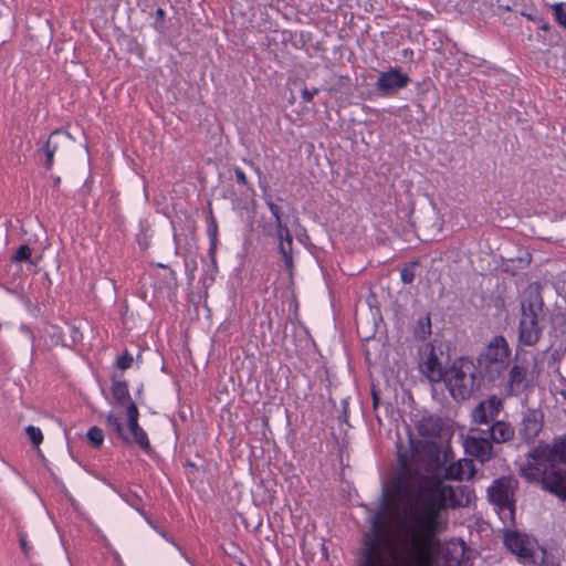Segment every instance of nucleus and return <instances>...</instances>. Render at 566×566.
Returning a JSON list of instances; mask_svg holds the SVG:
<instances>
[{"label":"nucleus","mask_w":566,"mask_h":566,"mask_svg":"<svg viewBox=\"0 0 566 566\" xmlns=\"http://www.w3.org/2000/svg\"><path fill=\"white\" fill-rule=\"evenodd\" d=\"M478 357L500 364V367H509L511 348L506 338L503 335L493 336Z\"/></svg>","instance_id":"nucleus-11"},{"label":"nucleus","mask_w":566,"mask_h":566,"mask_svg":"<svg viewBox=\"0 0 566 566\" xmlns=\"http://www.w3.org/2000/svg\"><path fill=\"white\" fill-rule=\"evenodd\" d=\"M51 178L53 180V187L57 188L61 184V178L59 176H51Z\"/></svg>","instance_id":"nucleus-51"},{"label":"nucleus","mask_w":566,"mask_h":566,"mask_svg":"<svg viewBox=\"0 0 566 566\" xmlns=\"http://www.w3.org/2000/svg\"><path fill=\"white\" fill-rule=\"evenodd\" d=\"M543 412L536 409H527L523 415L518 436L525 443H531L543 429Z\"/></svg>","instance_id":"nucleus-14"},{"label":"nucleus","mask_w":566,"mask_h":566,"mask_svg":"<svg viewBox=\"0 0 566 566\" xmlns=\"http://www.w3.org/2000/svg\"><path fill=\"white\" fill-rule=\"evenodd\" d=\"M276 200L277 201H283V199L281 197H276Z\"/></svg>","instance_id":"nucleus-58"},{"label":"nucleus","mask_w":566,"mask_h":566,"mask_svg":"<svg viewBox=\"0 0 566 566\" xmlns=\"http://www.w3.org/2000/svg\"><path fill=\"white\" fill-rule=\"evenodd\" d=\"M53 336H57L59 339L61 338V331L59 329L57 332L53 333Z\"/></svg>","instance_id":"nucleus-55"},{"label":"nucleus","mask_w":566,"mask_h":566,"mask_svg":"<svg viewBox=\"0 0 566 566\" xmlns=\"http://www.w3.org/2000/svg\"><path fill=\"white\" fill-rule=\"evenodd\" d=\"M465 452L474 457L481 463L490 461L493 457V446L488 437L468 436L464 443Z\"/></svg>","instance_id":"nucleus-17"},{"label":"nucleus","mask_w":566,"mask_h":566,"mask_svg":"<svg viewBox=\"0 0 566 566\" xmlns=\"http://www.w3.org/2000/svg\"><path fill=\"white\" fill-rule=\"evenodd\" d=\"M133 443H136L143 452L153 458L156 455L155 449L151 447L147 432L140 427L138 430L130 432Z\"/></svg>","instance_id":"nucleus-29"},{"label":"nucleus","mask_w":566,"mask_h":566,"mask_svg":"<svg viewBox=\"0 0 566 566\" xmlns=\"http://www.w3.org/2000/svg\"><path fill=\"white\" fill-rule=\"evenodd\" d=\"M455 401H464L479 392V382L474 376V358L461 356L457 358L442 379Z\"/></svg>","instance_id":"nucleus-2"},{"label":"nucleus","mask_w":566,"mask_h":566,"mask_svg":"<svg viewBox=\"0 0 566 566\" xmlns=\"http://www.w3.org/2000/svg\"><path fill=\"white\" fill-rule=\"evenodd\" d=\"M133 364V356L132 354L126 349L116 360L115 365L120 370H126L130 368Z\"/></svg>","instance_id":"nucleus-41"},{"label":"nucleus","mask_w":566,"mask_h":566,"mask_svg":"<svg viewBox=\"0 0 566 566\" xmlns=\"http://www.w3.org/2000/svg\"><path fill=\"white\" fill-rule=\"evenodd\" d=\"M415 455L416 454H412L411 448L409 451L398 452V471L394 482L395 493L400 497L409 500V504L420 503L424 494V490L418 486V478L415 475L416 471H422L420 468L411 464Z\"/></svg>","instance_id":"nucleus-4"},{"label":"nucleus","mask_w":566,"mask_h":566,"mask_svg":"<svg viewBox=\"0 0 566 566\" xmlns=\"http://www.w3.org/2000/svg\"><path fill=\"white\" fill-rule=\"evenodd\" d=\"M19 542H20L21 549L23 551V553L25 555H28L29 554V546H28V543H27L25 535L20 534L19 535Z\"/></svg>","instance_id":"nucleus-49"},{"label":"nucleus","mask_w":566,"mask_h":566,"mask_svg":"<svg viewBox=\"0 0 566 566\" xmlns=\"http://www.w3.org/2000/svg\"><path fill=\"white\" fill-rule=\"evenodd\" d=\"M530 386L527 380V368L525 366L514 364L509 370L507 387L511 395H518L525 391Z\"/></svg>","instance_id":"nucleus-21"},{"label":"nucleus","mask_w":566,"mask_h":566,"mask_svg":"<svg viewBox=\"0 0 566 566\" xmlns=\"http://www.w3.org/2000/svg\"><path fill=\"white\" fill-rule=\"evenodd\" d=\"M543 327L539 325V318L520 319L518 340L525 346H534L542 337Z\"/></svg>","instance_id":"nucleus-19"},{"label":"nucleus","mask_w":566,"mask_h":566,"mask_svg":"<svg viewBox=\"0 0 566 566\" xmlns=\"http://www.w3.org/2000/svg\"><path fill=\"white\" fill-rule=\"evenodd\" d=\"M106 426L111 428L115 434L120 439V441L126 446H132L133 440L125 432L122 420L115 413L109 412L106 417Z\"/></svg>","instance_id":"nucleus-28"},{"label":"nucleus","mask_w":566,"mask_h":566,"mask_svg":"<svg viewBox=\"0 0 566 566\" xmlns=\"http://www.w3.org/2000/svg\"><path fill=\"white\" fill-rule=\"evenodd\" d=\"M86 439L93 448L99 449L104 442V432L99 427L93 426L88 429Z\"/></svg>","instance_id":"nucleus-32"},{"label":"nucleus","mask_w":566,"mask_h":566,"mask_svg":"<svg viewBox=\"0 0 566 566\" xmlns=\"http://www.w3.org/2000/svg\"><path fill=\"white\" fill-rule=\"evenodd\" d=\"M420 265L419 260L407 263L400 271V279L405 284H411L416 277V268Z\"/></svg>","instance_id":"nucleus-33"},{"label":"nucleus","mask_w":566,"mask_h":566,"mask_svg":"<svg viewBox=\"0 0 566 566\" xmlns=\"http://www.w3.org/2000/svg\"><path fill=\"white\" fill-rule=\"evenodd\" d=\"M520 474L530 482H541L542 488L566 501V470L557 468L549 461H536L528 458L520 468Z\"/></svg>","instance_id":"nucleus-3"},{"label":"nucleus","mask_w":566,"mask_h":566,"mask_svg":"<svg viewBox=\"0 0 566 566\" xmlns=\"http://www.w3.org/2000/svg\"><path fill=\"white\" fill-rule=\"evenodd\" d=\"M22 269L14 266V263L10 260L0 268V287L10 294H17V290L13 286L17 276L20 275Z\"/></svg>","instance_id":"nucleus-23"},{"label":"nucleus","mask_w":566,"mask_h":566,"mask_svg":"<svg viewBox=\"0 0 566 566\" xmlns=\"http://www.w3.org/2000/svg\"><path fill=\"white\" fill-rule=\"evenodd\" d=\"M160 534H161V536H163L164 538H166L167 541H171V539L167 536V534H166L165 532H160Z\"/></svg>","instance_id":"nucleus-54"},{"label":"nucleus","mask_w":566,"mask_h":566,"mask_svg":"<svg viewBox=\"0 0 566 566\" xmlns=\"http://www.w3.org/2000/svg\"><path fill=\"white\" fill-rule=\"evenodd\" d=\"M432 334L431 316L427 313L417 319L412 327L413 338L418 342H424Z\"/></svg>","instance_id":"nucleus-27"},{"label":"nucleus","mask_w":566,"mask_h":566,"mask_svg":"<svg viewBox=\"0 0 566 566\" xmlns=\"http://www.w3.org/2000/svg\"><path fill=\"white\" fill-rule=\"evenodd\" d=\"M127 415V428L129 432L136 431L140 428L139 426V410L136 402H129L126 409Z\"/></svg>","instance_id":"nucleus-31"},{"label":"nucleus","mask_w":566,"mask_h":566,"mask_svg":"<svg viewBox=\"0 0 566 566\" xmlns=\"http://www.w3.org/2000/svg\"><path fill=\"white\" fill-rule=\"evenodd\" d=\"M71 331H72V334H73V340H75V335L80 334L78 329L74 326H71Z\"/></svg>","instance_id":"nucleus-52"},{"label":"nucleus","mask_w":566,"mask_h":566,"mask_svg":"<svg viewBox=\"0 0 566 566\" xmlns=\"http://www.w3.org/2000/svg\"><path fill=\"white\" fill-rule=\"evenodd\" d=\"M553 566H559V564H554Z\"/></svg>","instance_id":"nucleus-59"},{"label":"nucleus","mask_w":566,"mask_h":566,"mask_svg":"<svg viewBox=\"0 0 566 566\" xmlns=\"http://www.w3.org/2000/svg\"><path fill=\"white\" fill-rule=\"evenodd\" d=\"M503 408L502 400L496 395L480 401L471 412L473 422L479 424H490Z\"/></svg>","instance_id":"nucleus-13"},{"label":"nucleus","mask_w":566,"mask_h":566,"mask_svg":"<svg viewBox=\"0 0 566 566\" xmlns=\"http://www.w3.org/2000/svg\"><path fill=\"white\" fill-rule=\"evenodd\" d=\"M521 14L525 17L528 21L538 23V29L542 31H548L551 29V25L544 20L543 15L536 12L522 11Z\"/></svg>","instance_id":"nucleus-39"},{"label":"nucleus","mask_w":566,"mask_h":566,"mask_svg":"<svg viewBox=\"0 0 566 566\" xmlns=\"http://www.w3.org/2000/svg\"><path fill=\"white\" fill-rule=\"evenodd\" d=\"M24 431L33 447L38 448L43 442V434L39 427L30 424Z\"/></svg>","instance_id":"nucleus-37"},{"label":"nucleus","mask_w":566,"mask_h":566,"mask_svg":"<svg viewBox=\"0 0 566 566\" xmlns=\"http://www.w3.org/2000/svg\"><path fill=\"white\" fill-rule=\"evenodd\" d=\"M531 261H532V255L530 253H525V256H520L517 259V263H518L517 268L525 269L530 265Z\"/></svg>","instance_id":"nucleus-45"},{"label":"nucleus","mask_w":566,"mask_h":566,"mask_svg":"<svg viewBox=\"0 0 566 566\" xmlns=\"http://www.w3.org/2000/svg\"><path fill=\"white\" fill-rule=\"evenodd\" d=\"M413 211V207H410L408 210H407V214L410 217V214L412 213Z\"/></svg>","instance_id":"nucleus-56"},{"label":"nucleus","mask_w":566,"mask_h":566,"mask_svg":"<svg viewBox=\"0 0 566 566\" xmlns=\"http://www.w3.org/2000/svg\"><path fill=\"white\" fill-rule=\"evenodd\" d=\"M62 135L61 129H55L51 133L46 142L42 145L39 151H42L45 156L44 167L46 170H51L54 163V155L59 149V144L54 140L55 137Z\"/></svg>","instance_id":"nucleus-25"},{"label":"nucleus","mask_w":566,"mask_h":566,"mask_svg":"<svg viewBox=\"0 0 566 566\" xmlns=\"http://www.w3.org/2000/svg\"><path fill=\"white\" fill-rule=\"evenodd\" d=\"M112 488L114 491H116L118 493V495L120 496V499L124 502H126L130 507L135 509L154 530L158 531L157 526L147 516L145 510L143 509L142 497L135 491L129 490L126 492H122V491H118L115 486H112Z\"/></svg>","instance_id":"nucleus-24"},{"label":"nucleus","mask_w":566,"mask_h":566,"mask_svg":"<svg viewBox=\"0 0 566 566\" xmlns=\"http://www.w3.org/2000/svg\"><path fill=\"white\" fill-rule=\"evenodd\" d=\"M156 18H155V21L153 23V28L159 32V33H164L165 31V19H166V12L163 8H157L156 10Z\"/></svg>","instance_id":"nucleus-40"},{"label":"nucleus","mask_w":566,"mask_h":566,"mask_svg":"<svg viewBox=\"0 0 566 566\" xmlns=\"http://www.w3.org/2000/svg\"><path fill=\"white\" fill-rule=\"evenodd\" d=\"M518 481L513 475L495 479L488 488V497L501 512L509 511L512 518L515 514V490Z\"/></svg>","instance_id":"nucleus-5"},{"label":"nucleus","mask_w":566,"mask_h":566,"mask_svg":"<svg viewBox=\"0 0 566 566\" xmlns=\"http://www.w3.org/2000/svg\"><path fill=\"white\" fill-rule=\"evenodd\" d=\"M555 21L566 30V2H557L552 6Z\"/></svg>","instance_id":"nucleus-36"},{"label":"nucleus","mask_w":566,"mask_h":566,"mask_svg":"<svg viewBox=\"0 0 566 566\" xmlns=\"http://www.w3.org/2000/svg\"><path fill=\"white\" fill-rule=\"evenodd\" d=\"M185 467H187V468H191V469H193V470H196V471H198V470H199V467H198L196 463L191 462L190 460H187V461H186Z\"/></svg>","instance_id":"nucleus-50"},{"label":"nucleus","mask_w":566,"mask_h":566,"mask_svg":"<svg viewBox=\"0 0 566 566\" xmlns=\"http://www.w3.org/2000/svg\"><path fill=\"white\" fill-rule=\"evenodd\" d=\"M260 188L262 189V198H263L266 207L269 205L274 203L273 195L271 193L269 185L266 182L260 181Z\"/></svg>","instance_id":"nucleus-42"},{"label":"nucleus","mask_w":566,"mask_h":566,"mask_svg":"<svg viewBox=\"0 0 566 566\" xmlns=\"http://www.w3.org/2000/svg\"><path fill=\"white\" fill-rule=\"evenodd\" d=\"M471 432H479L480 434H489V439L494 443H504L513 439L514 428L511 423L502 420H493L492 424L486 430L483 429H471Z\"/></svg>","instance_id":"nucleus-18"},{"label":"nucleus","mask_w":566,"mask_h":566,"mask_svg":"<svg viewBox=\"0 0 566 566\" xmlns=\"http://www.w3.org/2000/svg\"><path fill=\"white\" fill-rule=\"evenodd\" d=\"M273 219H274V228L272 230H282L287 229V224L283 221V211L282 208L275 202L268 206Z\"/></svg>","instance_id":"nucleus-35"},{"label":"nucleus","mask_w":566,"mask_h":566,"mask_svg":"<svg viewBox=\"0 0 566 566\" xmlns=\"http://www.w3.org/2000/svg\"><path fill=\"white\" fill-rule=\"evenodd\" d=\"M475 474L472 460L463 459L444 465L442 470L431 474L415 472L418 486L424 490L422 501L418 504H406L401 511L399 534L402 556L406 560L419 564L430 557L439 546V534L443 531L441 511L448 497L452 507L462 506L455 502V492L451 485H442L444 480L462 481Z\"/></svg>","instance_id":"nucleus-1"},{"label":"nucleus","mask_w":566,"mask_h":566,"mask_svg":"<svg viewBox=\"0 0 566 566\" xmlns=\"http://www.w3.org/2000/svg\"><path fill=\"white\" fill-rule=\"evenodd\" d=\"M163 281L168 293H175L178 289L177 273L174 270L168 269V272L164 276Z\"/></svg>","instance_id":"nucleus-38"},{"label":"nucleus","mask_w":566,"mask_h":566,"mask_svg":"<svg viewBox=\"0 0 566 566\" xmlns=\"http://www.w3.org/2000/svg\"><path fill=\"white\" fill-rule=\"evenodd\" d=\"M157 266L160 268V269H165V270L169 269L168 265L163 264V263H158Z\"/></svg>","instance_id":"nucleus-53"},{"label":"nucleus","mask_w":566,"mask_h":566,"mask_svg":"<svg viewBox=\"0 0 566 566\" xmlns=\"http://www.w3.org/2000/svg\"><path fill=\"white\" fill-rule=\"evenodd\" d=\"M527 457L536 461L566 464V433L554 438L552 444L539 442L538 446L528 451Z\"/></svg>","instance_id":"nucleus-6"},{"label":"nucleus","mask_w":566,"mask_h":566,"mask_svg":"<svg viewBox=\"0 0 566 566\" xmlns=\"http://www.w3.org/2000/svg\"><path fill=\"white\" fill-rule=\"evenodd\" d=\"M339 420L344 422H348V402L346 399L342 400V412L339 415Z\"/></svg>","instance_id":"nucleus-47"},{"label":"nucleus","mask_w":566,"mask_h":566,"mask_svg":"<svg viewBox=\"0 0 566 566\" xmlns=\"http://www.w3.org/2000/svg\"><path fill=\"white\" fill-rule=\"evenodd\" d=\"M552 328L560 336L566 335V311L557 312L551 318Z\"/></svg>","instance_id":"nucleus-34"},{"label":"nucleus","mask_w":566,"mask_h":566,"mask_svg":"<svg viewBox=\"0 0 566 566\" xmlns=\"http://www.w3.org/2000/svg\"><path fill=\"white\" fill-rule=\"evenodd\" d=\"M207 234L209 238L208 254L211 258V262L216 265V252L218 247V223L211 209L207 218Z\"/></svg>","instance_id":"nucleus-26"},{"label":"nucleus","mask_w":566,"mask_h":566,"mask_svg":"<svg viewBox=\"0 0 566 566\" xmlns=\"http://www.w3.org/2000/svg\"><path fill=\"white\" fill-rule=\"evenodd\" d=\"M13 263H30L34 264L32 261V248L24 243L18 247L15 252L12 254L10 259Z\"/></svg>","instance_id":"nucleus-30"},{"label":"nucleus","mask_w":566,"mask_h":566,"mask_svg":"<svg viewBox=\"0 0 566 566\" xmlns=\"http://www.w3.org/2000/svg\"><path fill=\"white\" fill-rule=\"evenodd\" d=\"M319 92V88H314L313 91H310L307 87H304L302 91H301V96H302V99L305 102V103H310L313 101L314 96L316 94H318Z\"/></svg>","instance_id":"nucleus-43"},{"label":"nucleus","mask_w":566,"mask_h":566,"mask_svg":"<svg viewBox=\"0 0 566 566\" xmlns=\"http://www.w3.org/2000/svg\"><path fill=\"white\" fill-rule=\"evenodd\" d=\"M111 392L114 403L127 409L129 402H135L130 397L128 382L126 380L117 379L116 375L111 377Z\"/></svg>","instance_id":"nucleus-22"},{"label":"nucleus","mask_w":566,"mask_h":566,"mask_svg":"<svg viewBox=\"0 0 566 566\" xmlns=\"http://www.w3.org/2000/svg\"><path fill=\"white\" fill-rule=\"evenodd\" d=\"M468 488L467 486H460L461 493H463Z\"/></svg>","instance_id":"nucleus-57"},{"label":"nucleus","mask_w":566,"mask_h":566,"mask_svg":"<svg viewBox=\"0 0 566 566\" xmlns=\"http://www.w3.org/2000/svg\"><path fill=\"white\" fill-rule=\"evenodd\" d=\"M509 367L476 357L474 359V376L479 382V391L492 389L503 379Z\"/></svg>","instance_id":"nucleus-7"},{"label":"nucleus","mask_w":566,"mask_h":566,"mask_svg":"<svg viewBox=\"0 0 566 566\" xmlns=\"http://www.w3.org/2000/svg\"><path fill=\"white\" fill-rule=\"evenodd\" d=\"M416 428L421 437L438 438L442 432L443 422L439 416L424 411L421 419L417 421Z\"/></svg>","instance_id":"nucleus-20"},{"label":"nucleus","mask_w":566,"mask_h":566,"mask_svg":"<svg viewBox=\"0 0 566 566\" xmlns=\"http://www.w3.org/2000/svg\"><path fill=\"white\" fill-rule=\"evenodd\" d=\"M234 175H235V179H237L238 184H240L242 186L248 185L247 176L240 167H234Z\"/></svg>","instance_id":"nucleus-44"},{"label":"nucleus","mask_w":566,"mask_h":566,"mask_svg":"<svg viewBox=\"0 0 566 566\" xmlns=\"http://www.w3.org/2000/svg\"><path fill=\"white\" fill-rule=\"evenodd\" d=\"M266 237H275L277 239V253L281 255V260L284 264L285 270L290 275L294 271V258H293V235L290 229L282 230H264Z\"/></svg>","instance_id":"nucleus-12"},{"label":"nucleus","mask_w":566,"mask_h":566,"mask_svg":"<svg viewBox=\"0 0 566 566\" xmlns=\"http://www.w3.org/2000/svg\"><path fill=\"white\" fill-rule=\"evenodd\" d=\"M412 454L421 457L434 471L442 470L447 460V451L441 455V446L434 440L410 439Z\"/></svg>","instance_id":"nucleus-9"},{"label":"nucleus","mask_w":566,"mask_h":566,"mask_svg":"<svg viewBox=\"0 0 566 566\" xmlns=\"http://www.w3.org/2000/svg\"><path fill=\"white\" fill-rule=\"evenodd\" d=\"M410 82V76L402 72L400 67H391L386 72H380L375 87L379 95L391 97L398 91L406 88Z\"/></svg>","instance_id":"nucleus-8"},{"label":"nucleus","mask_w":566,"mask_h":566,"mask_svg":"<svg viewBox=\"0 0 566 566\" xmlns=\"http://www.w3.org/2000/svg\"><path fill=\"white\" fill-rule=\"evenodd\" d=\"M420 354L427 355L426 360L420 364L422 374L431 382H439L444 378V370L441 363L436 354V349L432 343H427L419 350Z\"/></svg>","instance_id":"nucleus-15"},{"label":"nucleus","mask_w":566,"mask_h":566,"mask_svg":"<svg viewBox=\"0 0 566 566\" xmlns=\"http://www.w3.org/2000/svg\"><path fill=\"white\" fill-rule=\"evenodd\" d=\"M541 289L538 283H533L524 290L520 301L521 319L539 318L545 305Z\"/></svg>","instance_id":"nucleus-10"},{"label":"nucleus","mask_w":566,"mask_h":566,"mask_svg":"<svg viewBox=\"0 0 566 566\" xmlns=\"http://www.w3.org/2000/svg\"><path fill=\"white\" fill-rule=\"evenodd\" d=\"M558 382L560 385L558 394L566 400V377L559 374Z\"/></svg>","instance_id":"nucleus-48"},{"label":"nucleus","mask_w":566,"mask_h":566,"mask_svg":"<svg viewBox=\"0 0 566 566\" xmlns=\"http://www.w3.org/2000/svg\"><path fill=\"white\" fill-rule=\"evenodd\" d=\"M371 400H373V408L376 410L378 409L380 405V394L379 390L375 388V386L371 387Z\"/></svg>","instance_id":"nucleus-46"},{"label":"nucleus","mask_w":566,"mask_h":566,"mask_svg":"<svg viewBox=\"0 0 566 566\" xmlns=\"http://www.w3.org/2000/svg\"><path fill=\"white\" fill-rule=\"evenodd\" d=\"M526 542V535L517 531H507L504 534V545L511 553L525 562L535 563V553L527 547Z\"/></svg>","instance_id":"nucleus-16"}]
</instances>
